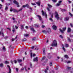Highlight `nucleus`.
I'll return each mask as SVG.
<instances>
[{
	"label": "nucleus",
	"instance_id": "f257e3e1",
	"mask_svg": "<svg viewBox=\"0 0 73 73\" xmlns=\"http://www.w3.org/2000/svg\"><path fill=\"white\" fill-rule=\"evenodd\" d=\"M52 46H57V41L54 40L52 43L51 44Z\"/></svg>",
	"mask_w": 73,
	"mask_h": 73
},
{
	"label": "nucleus",
	"instance_id": "f03ea898",
	"mask_svg": "<svg viewBox=\"0 0 73 73\" xmlns=\"http://www.w3.org/2000/svg\"><path fill=\"white\" fill-rule=\"evenodd\" d=\"M55 17L56 19L57 20H59V19H60V17H59V15L58 14V13L56 11L55 12Z\"/></svg>",
	"mask_w": 73,
	"mask_h": 73
},
{
	"label": "nucleus",
	"instance_id": "7ed1b4c3",
	"mask_svg": "<svg viewBox=\"0 0 73 73\" xmlns=\"http://www.w3.org/2000/svg\"><path fill=\"white\" fill-rule=\"evenodd\" d=\"M42 15L43 16H45L46 18H47V15H46V12H44L43 10H42Z\"/></svg>",
	"mask_w": 73,
	"mask_h": 73
},
{
	"label": "nucleus",
	"instance_id": "20e7f679",
	"mask_svg": "<svg viewBox=\"0 0 73 73\" xmlns=\"http://www.w3.org/2000/svg\"><path fill=\"white\" fill-rule=\"evenodd\" d=\"M10 12H12V11H13L14 12H18V11H17L16 10L12 9V7H11L10 9Z\"/></svg>",
	"mask_w": 73,
	"mask_h": 73
},
{
	"label": "nucleus",
	"instance_id": "39448f33",
	"mask_svg": "<svg viewBox=\"0 0 73 73\" xmlns=\"http://www.w3.org/2000/svg\"><path fill=\"white\" fill-rule=\"evenodd\" d=\"M66 27H65L64 28H63V30H62L61 29H60V31L61 33H64V31H65V30H66Z\"/></svg>",
	"mask_w": 73,
	"mask_h": 73
},
{
	"label": "nucleus",
	"instance_id": "423d86ee",
	"mask_svg": "<svg viewBox=\"0 0 73 73\" xmlns=\"http://www.w3.org/2000/svg\"><path fill=\"white\" fill-rule=\"evenodd\" d=\"M13 2L15 4H16L17 5V7H20V6L19 5V3L16 1V0H14L13 1Z\"/></svg>",
	"mask_w": 73,
	"mask_h": 73
},
{
	"label": "nucleus",
	"instance_id": "0eeeda50",
	"mask_svg": "<svg viewBox=\"0 0 73 73\" xmlns=\"http://www.w3.org/2000/svg\"><path fill=\"white\" fill-rule=\"evenodd\" d=\"M62 2V1H59L58 2V3H57L56 5V6H60V5H61V2Z\"/></svg>",
	"mask_w": 73,
	"mask_h": 73
},
{
	"label": "nucleus",
	"instance_id": "6e6552de",
	"mask_svg": "<svg viewBox=\"0 0 73 73\" xmlns=\"http://www.w3.org/2000/svg\"><path fill=\"white\" fill-rule=\"evenodd\" d=\"M23 8H25V7H27V8H29V6L28 4H27L25 5H23Z\"/></svg>",
	"mask_w": 73,
	"mask_h": 73
},
{
	"label": "nucleus",
	"instance_id": "1a4fd4ad",
	"mask_svg": "<svg viewBox=\"0 0 73 73\" xmlns=\"http://www.w3.org/2000/svg\"><path fill=\"white\" fill-rule=\"evenodd\" d=\"M7 67L9 69V72L8 73H11V69L10 66L9 65H7Z\"/></svg>",
	"mask_w": 73,
	"mask_h": 73
},
{
	"label": "nucleus",
	"instance_id": "9d476101",
	"mask_svg": "<svg viewBox=\"0 0 73 73\" xmlns=\"http://www.w3.org/2000/svg\"><path fill=\"white\" fill-rule=\"evenodd\" d=\"M37 61H38V58L37 57L33 59V61L34 62Z\"/></svg>",
	"mask_w": 73,
	"mask_h": 73
},
{
	"label": "nucleus",
	"instance_id": "9b49d317",
	"mask_svg": "<svg viewBox=\"0 0 73 73\" xmlns=\"http://www.w3.org/2000/svg\"><path fill=\"white\" fill-rule=\"evenodd\" d=\"M52 28L54 30H56L57 29V27L55 25L52 26Z\"/></svg>",
	"mask_w": 73,
	"mask_h": 73
},
{
	"label": "nucleus",
	"instance_id": "f8f14e48",
	"mask_svg": "<svg viewBox=\"0 0 73 73\" xmlns=\"http://www.w3.org/2000/svg\"><path fill=\"white\" fill-rule=\"evenodd\" d=\"M71 29L69 27H68L67 29V32L68 33H70L71 32Z\"/></svg>",
	"mask_w": 73,
	"mask_h": 73
},
{
	"label": "nucleus",
	"instance_id": "ddd939ff",
	"mask_svg": "<svg viewBox=\"0 0 73 73\" xmlns=\"http://www.w3.org/2000/svg\"><path fill=\"white\" fill-rule=\"evenodd\" d=\"M40 3H41V2H40V1H38V2H36V4H37L38 6H40Z\"/></svg>",
	"mask_w": 73,
	"mask_h": 73
},
{
	"label": "nucleus",
	"instance_id": "4468645a",
	"mask_svg": "<svg viewBox=\"0 0 73 73\" xmlns=\"http://www.w3.org/2000/svg\"><path fill=\"white\" fill-rule=\"evenodd\" d=\"M48 69H49V67H48V66H47L46 68V69L44 71L45 73H47V71L48 70Z\"/></svg>",
	"mask_w": 73,
	"mask_h": 73
},
{
	"label": "nucleus",
	"instance_id": "2eb2a0df",
	"mask_svg": "<svg viewBox=\"0 0 73 73\" xmlns=\"http://www.w3.org/2000/svg\"><path fill=\"white\" fill-rule=\"evenodd\" d=\"M37 17L39 18V20L41 21L42 20L41 19V17L40 16V15H37Z\"/></svg>",
	"mask_w": 73,
	"mask_h": 73
},
{
	"label": "nucleus",
	"instance_id": "dca6fc26",
	"mask_svg": "<svg viewBox=\"0 0 73 73\" xmlns=\"http://www.w3.org/2000/svg\"><path fill=\"white\" fill-rule=\"evenodd\" d=\"M20 28L21 30H24V25H21Z\"/></svg>",
	"mask_w": 73,
	"mask_h": 73
},
{
	"label": "nucleus",
	"instance_id": "f3484780",
	"mask_svg": "<svg viewBox=\"0 0 73 73\" xmlns=\"http://www.w3.org/2000/svg\"><path fill=\"white\" fill-rule=\"evenodd\" d=\"M47 32L48 33H50L51 32V30L50 29H48L47 30Z\"/></svg>",
	"mask_w": 73,
	"mask_h": 73
},
{
	"label": "nucleus",
	"instance_id": "a211bd4d",
	"mask_svg": "<svg viewBox=\"0 0 73 73\" xmlns=\"http://www.w3.org/2000/svg\"><path fill=\"white\" fill-rule=\"evenodd\" d=\"M17 36H16L15 38L14 39L13 38L11 40L12 41H13L14 40H15L16 39H17Z\"/></svg>",
	"mask_w": 73,
	"mask_h": 73
},
{
	"label": "nucleus",
	"instance_id": "6ab92c4d",
	"mask_svg": "<svg viewBox=\"0 0 73 73\" xmlns=\"http://www.w3.org/2000/svg\"><path fill=\"white\" fill-rule=\"evenodd\" d=\"M64 57L65 58H69V56L68 55H65L64 56Z\"/></svg>",
	"mask_w": 73,
	"mask_h": 73
},
{
	"label": "nucleus",
	"instance_id": "aec40b11",
	"mask_svg": "<svg viewBox=\"0 0 73 73\" xmlns=\"http://www.w3.org/2000/svg\"><path fill=\"white\" fill-rule=\"evenodd\" d=\"M34 25L35 26V27L36 28H38V27H39V26L37 24H35Z\"/></svg>",
	"mask_w": 73,
	"mask_h": 73
},
{
	"label": "nucleus",
	"instance_id": "412c9836",
	"mask_svg": "<svg viewBox=\"0 0 73 73\" xmlns=\"http://www.w3.org/2000/svg\"><path fill=\"white\" fill-rule=\"evenodd\" d=\"M65 21H68V20H69V17H66L65 18Z\"/></svg>",
	"mask_w": 73,
	"mask_h": 73
},
{
	"label": "nucleus",
	"instance_id": "4be33fe9",
	"mask_svg": "<svg viewBox=\"0 0 73 73\" xmlns=\"http://www.w3.org/2000/svg\"><path fill=\"white\" fill-rule=\"evenodd\" d=\"M67 69L69 70H71V67H67Z\"/></svg>",
	"mask_w": 73,
	"mask_h": 73
},
{
	"label": "nucleus",
	"instance_id": "5701e85b",
	"mask_svg": "<svg viewBox=\"0 0 73 73\" xmlns=\"http://www.w3.org/2000/svg\"><path fill=\"white\" fill-rule=\"evenodd\" d=\"M17 61L18 62H19V63L22 62V60H21V59H18Z\"/></svg>",
	"mask_w": 73,
	"mask_h": 73
},
{
	"label": "nucleus",
	"instance_id": "b1692460",
	"mask_svg": "<svg viewBox=\"0 0 73 73\" xmlns=\"http://www.w3.org/2000/svg\"><path fill=\"white\" fill-rule=\"evenodd\" d=\"M42 32L43 33H46V31L45 30H43L42 31Z\"/></svg>",
	"mask_w": 73,
	"mask_h": 73
},
{
	"label": "nucleus",
	"instance_id": "393cba45",
	"mask_svg": "<svg viewBox=\"0 0 73 73\" xmlns=\"http://www.w3.org/2000/svg\"><path fill=\"white\" fill-rule=\"evenodd\" d=\"M3 65H4L3 63L0 64V67H1V68H2V67H3Z\"/></svg>",
	"mask_w": 73,
	"mask_h": 73
},
{
	"label": "nucleus",
	"instance_id": "a878e982",
	"mask_svg": "<svg viewBox=\"0 0 73 73\" xmlns=\"http://www.w3.org/2000/svg\"><path fill=\"white\" fill-rule=\"evenodd\" d=\"M24 36L25 37H28V36H29V34H25L24 35Z\"/></svg>",
	"mask_w": 73,
	"mask_h": 73
},
{
	"label": "nucleus",
	"instance_id": "bb28decb",
	"mask_svg": "<svg viewBox=\"0 0 73 73\" xmlns=\"http://www.w3.org/2000/svg\"><path fill=\"white\" fill-rule=\"evenodd\" d=\"M67 38H68V40L69 41V42H71V40H70V38L67 37Z\"/></svg>",
	"mask_w": 73,
	"mask_h": 73
},
{
	"label": "nucleus",
	"instance_id": "cd10ccee",
	"mask_svg": "<svg viewBox=\"0 0 73 73\" xmlns=\"http://www.w3.org/2000/svg\"><path fill=\"white\" fill-rule=\"evenodd\" d=\"M62 46H63V47H62L63 49L64 50V52H65V50H66L65 48H64V46L63 45H62Z\"/></svg>",
	"mask_w": 73,
	"mask_h": 73
},
{
	"label": "nucleus",
	"instance_id": "c85d7f7f",
	"mask_svg": "<svg viewBox=\"0 0 73 73\" xmlns=\"http://www.w3.org/2000/svg\"><path fill=\"white\" fill-rule=\"evenodd\" d=\"M3 50H4V51H5L6 49H5V47L3 46V48H2Z\"/></svg>",
	"mask_w": 73,
	"mask_h": 73
},
{
	"label": "nucleus",
	"instance_id": "c756f323",
	"mask_svg": "<svg viewBox=\"0 0 73 73\" xmlns=\"http://www.w3.org/2000/svg\"><path fill=\"white\" fill-rule=\"evenodd\" d=\"M65 62H67V64H69V63H70V62H71V61H69L68 62H67L66 61H65Z\"/></svg>",
	"mask_w": 73,
	"mask_h": 73
},
{
	"label": "nucleus",
	"instance_id": "7c9ffc66",
	"mask_svg": "<svg viewBox=\"0 0 73 73\" xmlns=\"http://www.w3.org/2000/svg\"><path fill=\"white\" fill-rule=\"evenodd\" d=\"M62 12H65V11H66V10L65 9H62L61 10Z\"/></svg>",
	"mask_w": 73,
	"mask_h": 73
},
{
	"label": "nucleus",
	"instance_id": "2f4dec72",
	"mask_svg": "<svg viewBox=\"0 0 73 73\" xmlns=\"http://www.w3.org/2000/svg\"><path fill=\"white\" fill-rule=\"evenodd\" d=\"M31 29L33 32H35V31L34 30V29L33 28H31Z\"/></svg>",
	"mask_w": 73,
	"mask_h": 73
},
{
	"label": "nucleus",
	"instance_id": "473e14b6",
	"mask_svg": "<svg viewBox=\"0 0 73 73\" xmlns=\"http://www.w3.org/2000/svg\"><path fill=\"white\" fill-rule=\"evenodd\" d=\"M43 53L44 54H45V49H43Z\"/></svg>",
	"mask_w": 73,
	"mask_h": 73
},
{
	"label": "nucleus",
	"instance_id": "72a5a7b5",
	"mask_svg": "<svg viewBox=\"0 0 73 73\" xmlns=\"http://www.w3.org/2000/svg\"><path fill=\"white\" fill-rule=\"evenodd\" d=\"M35 40H36V37H33L32 38V41H34Z\"/></svg>",
	"mask_w": 73,
	"mask_h": 73
},
{
	"label": "nucleus",
	"instance_id": "f704fd0d",
	"mask_svg": "<svg viewBox=\"0 0 73 73\" xmlns=\"http://www.w3.org/2000/svg\"><path fill=\"white\" fill-rule=\"evenodd\" d=\"M8 7L6 6L5 9V11H6V10H8Z\"/></svg>",
	"mask_w": 73,
	"mask_h": 73
},
{
	"label": "nucleus",
	"instance_id": "c9c22d12",
	"mask_svg": "<svg viewBox=\"0 0 73 73\" xmlns=\"http://www.w3.org/2000/svg\"><path fill=\"white\" fill-rule=\"evenodd\" d=\"M69 14L71 16V17H72L73 16V14H72L70 13H69Z\"/></svg>",
	"mask_w": 73,
	"mask_h": 73
},
{
	"label": "nucleus",
	"instance_id": "e433bc0d",
	"mask_svg": "<svg viewBox=\"0 0 73 73\" xmlns=\"http://www.w3.org/2000/svg\"><path fill=\"white\" fill-rule=\"evenodd\" d=\"M48 5L49 7V8H51V7H52V6L49 4H48Z\"/></svg>",
	"mask_w": 73,
	"mask_h": 73
},
{
	"label": "nucleus",
	"instance_id": "4c0bfd02",
	"mask_svg": "<svg viewBox=\"0 0 73 73\" xmlns=\"http://www.w3.org/2000/svg\"><path fill=\"white\" fill-rule=\"evenodd\" d=\"M5 64H9V62L7 61H6L5 62Z\"/></svg>",
	"mask_w": 73,
	"mask_h": 73
},
{
	"label": "nucleus",
	"instance_id": "58836bf2",
	"mask_svg": "<svg viewBox=\"0 0 73 73\" xmlns=\"http://www.w3.org/2000/svg\"><path fill=\"white\" fill-rule=\"evenodd\" d=\"M47 10L48 11H50V9L49 8V7H47Z\"/></svg>",
	"mask_w": 73,
	"mask_h": 73
},
{
	"label": "nucleus",
	"instance_id": "ea45409f",
	"mask_svg": "<svg viewBox=\"0 0 73 73\" xmlns=\"http://www.w3.org/2000/svg\"><path fill=\"white\" fill-rule=\"evenodd\" d=\"M45 58V56L43 57L42 58V59H41V61H42V60H44Z\"/></svg>",
	"mask_w": 73,
	"mask_h": 73
},
{
	"label": "nucleus",
	"instance_id": "a19ab883",
	"mask_svg": "<svg viewBox=\"0 0 73 73\" xmlns=\"http://www.w3.org/2000/svg\"><path fill=\"white\" fill-rule=\"evenodd\" d=\"M65 46L66 47H68V46H69V45L67 44H66Z\"/></svg>",
	"mask_w": 73,
	"mask_h": 73
},
{
	"label": "nucleus",
	"instance_id": "79ce46f5",
	"mask_svg": "<svg viewBox=\"0 0 73 73\" xmlns=\"http://www.w3.org/2000/svg\"><path fill=\"white\" fill-rule=\"evenodd\" d=\"M27 40V39L26 38H24L23 40V41H26Z\"/></svg>",
	"mask_w": 73,
	"mask_h": 73
},
{
	"label": "nucleus",
	"instance_id": "37998d69",
	"mask_svg": "<svg viewBox=\"0 0 73 73\" xmlns=\"http://www.w3.org/2000/svg\"><path fill=\"white\" fill-rule=\"evenodd\" d=\"M30 66L31 68H32V64H31V63L30 64Z\"/></svg>",
	"mask_w": 73,
	"mask_h": 73
},
{
	"label": "nucleus",
	"instance_id": "c03bdc74",
	"mask_svg": "<svg viewBox=\"0 0 73 73\" xmlns=\"http://www.w3.org/2000/svg\"><path fill=\"white\" fill-rule=\"evenodd\" d=\"M49 20H50L51 21H53V20L52 19V18H50Z\"/></svg>",
	"mask_w": 73,
	"mask_h": 73
},
{
	"label": "nucleus",
	"instance_id": "a18cd8bd",
	"mask_svg": "<svg viewBox=\"0 0 73 73\" xmlns=\"http://www.w3.org/2000/svg\"><path fill=\"white\" fill-rule=\"evenodd\" d=\"M60 38H63V36H62V35H60Z\"/></svg>",
	"mask_w": 73,
	"mask_h": 73
},
{
	"label": "nucleus",
	"instance_id": "49530a36",
	"mask_svg": "<svg viewBox=\"0 0 73 73\" xmlns=\"http://www.w3.org/2000/svg\"><path fill=\"white\" fill-rule=\"evenodd\" d=\"M70 25L71 27H73V24H72V23H70Z\"/></svg>",
	"mask_w": 73,
	"mask_h": 73
},
{
	"label": "nucleus",
	"instance_id": "de8ad7c7",
	"mask_svg": "<svg viewBox=\"0 0 73 73\" xmlns=\"http://www.w3.org/2000/svg\"><path fill=\"white\" fill-rule=\"evenodd\" d=\"M52 1L53 2H56L57 0H52Z\"/></svg>",
	"mask_w": 73,
	"mask_h": 73
},
{
	"label": "nucleus",
	"instance_id": "09e8293b",
	"mask_svg": "<svg viewBox=\"0 0 73 73\" xmlns=\"http://www.w3.org/2000/svg\"><path fill=\"white\" fill-rule=\"evenodd\" d=\"M22 9H22V8L20 9H19L18 10V12H19V11H21L22 10Z\"/></svg>",
	"mask_w": 73,
	"mask_h": 73
},
{
	"label": "nucleus",
	"instance_id": "8fccbe9b",
	"mask_svg": "<svg viewBox=\"0 0 73 73\" xmlns=\"http://www.w3.org/2000/svg\"><path fill=\"white\" fill-rule=\"evenodd\" d=\"M31 4L33 5H36V4L35 3H32Z\"/></svg>",
	"mask_w": 73,
	"mask_h": 73
},
{
	"label": "nucleus",
	"instance_id": "3c124183",
	"mask_svg": "<svg viewBox=\"0 0 73 73\" xmlns=\"http://www.w3.org/2000/svg\"><path fill=\"white\" fill-rule=\"evenodd\" d=\"M34 48H35V46H33L31 47V48L32 49H34Z\"/></svg>",
	"mask_w": 73,
	"mask_h": 73
},
{
	"label": "nucleus",
	"instance_id": "603ef678",
	"mask_svg": "<svg viewBox=\"0 0 73 73\" xmlns=\"http://www.w3.org/2000/svg\"><path fill=\"white\" fill-rule=\"evenodd\" d=\"M2 35L3 37H4V33H2Z\"/></svg>",
	"mask_w": 73,
	"mask_h": 73
},
{
	"label": "nucleus",
	"instance_id": "864d4df0",
	"mask_svg": "<svg viewBox=\"0 0 73 73\" xmlns=\"http://www.w3.org/2000/svg\"><path fill=\"white\" fill-rule=\"evenodd\" d=\"M31 58H32V53H31Z\"/></svg>",
	"mask_w": 73,
	"mask_h": 73
},
{
	"label": "nucleus",
	"instance_id": "5fc2aeb1",
	"mask_svg": "<svg viewBox=\"0 0 73 73\" xmlns=\"http://www.w3.org/2000/svg\"><path fill=\"white\" fill-rule=\"evenodd\" d=\"M33 57H35V56H36V54H33Z\"/></svg>",
	"mask_w": 73,
	"mask_h": 73
},
{
	"label": "nucleus",
	"instance_id": "6e6d98bb",
	"mask_svg": "<svg viewBox=\"0 0 73 73\" xmlns=\"http://www.w3.org/2000/svg\"><path fill=\"white\" fill-rule=\"evenodd\" d=\"M50 66H52V62H50Z\"/></svg>",
	"mask_w": 73,
	"mask_h": 73
},
{
	"label": "nucleus",
	"instance_id": "4d7b16f0",
	"mask_svg": "<svg viewBox=\"0 0 73 73\" xmlns=\"http://www.w3.org/2000/svg\"><path fill=\"white\" fill-rule=\"evenodd\" d=\"M14 62L15 64H16V63H17V61H16V60H14Z\"/></svg>",
	"mask_w": 73,
	"mask_h": 73
},
{
	"label": "nucleus",
	"instance_id": "13d9d810",
	"mask_svg": "<svg viewBox=\"0 0 73 73\" xmlns=\"http://www.w3.org/2000/svg\"><path fill=\"white\" fill-rule=\"evenodd\" d=\"M2 3H4V0H1Z\"/></svg>",
	"mask_w": 73,
	"mask_h": 73
},
{
	"label": "nucleus",
	"instance_id": "bf43d9fd",
	"mask_svg": "<svg viewBox=\"0 0 73 73\" xmlns=\"http://www.w3.org/2000/svg\"><path fill=\"white\" fill-rule=\"evenodd\" d=\"M16 70L17 72H18V70H19V69L18 68H16Z\"/></svg>",
	"mask_w": 73,
	"mask_h": 73
},
{
	"label": "nucleus",
	"instance_id": "052dcab7",
	"mask_svg": "<svg viewBox=\"0 0 73 73\" xmlns=\"http://www.w3.org/2000/svg\"><path fill=\"white\" fill-rule=\"evenodd\" d=\"M24 68H22L21 69V70H24Z\"/></svg>",
	"mask_w": 73,
	"mask_h": 73
},
{
	"label": "nucleus",
	"instance_id": "680f3d73",
	"mask_svg": "<svg viewBox=\"0 0 73 73\" xmlns=\"http://www.w3.org/2000/svg\"><path fill=\"white\" fill-rule=\"evenodd\" d=\"M13 32L14 33V32H15V29H14L13 30Z\"/></svg>",
	"mask_w": 73,
	"mask_h": 73
},
{
	"label": "nucleus",
	"instance_id": "e2e57ef3",
	"mask_svg": "<svg viewBox=\"0 0 73 73\" xmlns=\"http://www.w3.org/2000/svg\"><path fill=\"white\" fill-rule=\"evenodd\" d=\"M44 27H45V26H44V25H42V28H44Z\"/></svg>",
	"mask_w": 73,
	"mask_h": 73
},
{
	"label": "nucleus",
	"instance_id": "0e129e2a",
	"mask_svg": "<svg viewBox=\"0 0 73 73\" xmlns=\"http://www.w3.org/2000/svg\"><path fill=\"white\" fill-rule=\"evenodd\" d=\"M15 27L16 29H18V27H17V26H16V25H15Z\"/></svg>",
	"mask_w": 73,
	"mask_h": 73
},
{
	"label": "nucleus",
	"instance_id": "69168bd1",
	"mask_svg": "<svg viewBox=\"0 0 73 73\" xmlns=\"http://www.w3.org/2000/svg\"><path fill=\"white\" fill-rule=\"evenodd\" d=\"M7 29H9V30L11 31V28H7Z\"/></svg>",
	"mask_w": 73,
	"mask_h": 73
},
{
	"label": "nucleus",
	"instance_id": "338daca9",
	"mask_svg": "<svg viewBox=\"0 0 73 73\" xmlns=\"http://www.w3.org/2000/svg\"><path fill=\"white\" fill-rule=\"evenodd\" d=\"M13 22H14V23H17V21H15V20H14V21H13Z\"/></svg>",
	"mask_w": 73,
	"mask_h": 73
},
{
	"label": "nucleus",
	"instance_id": "774afa93",
	"mask_svg": "<svg viewBox=\"0 0 73 73\" xmlns=\"http://www.w3.org/2000/svg\"><path fill=\"white\" fill-rule=\"evenodd\" d=\"M8 38V36H7L5 37V38L6 39V38Z\"/></svg>",
	"mask_w": 73,
	"mask_h": 73
}]
</instances>
